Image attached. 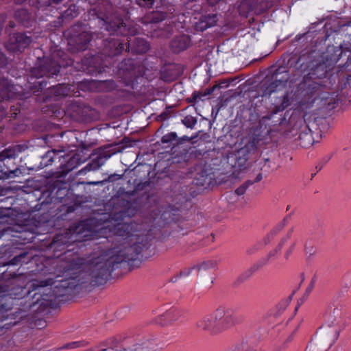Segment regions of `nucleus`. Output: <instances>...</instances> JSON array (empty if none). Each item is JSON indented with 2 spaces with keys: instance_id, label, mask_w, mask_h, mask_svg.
Returning a JSON list of instances; mask_svg holds the SVG:
<instances>
[{
  "instance_id": "43",
  "label": "nucleus",
  "mask_w": 351,
  "mask_h": 351,
  "mask_svg": "<svg viewBox=\"0 0 351 351\" xmlns=\"http://www.w3.org/2000/svg\"><path fill=\"white\" fill-rule=\"evenodd\" d=\"M177 135L175 132H170L163 136L161 138L162 143H171L176 139Z\"/></svg>"
},
{
  "instance_id": "1",
  "label": "nucleus",
  "mask_w": 351,
  "mask_h": 351,
  "mask_svg": "<svg viewBox=\"0 0 351 351\" xmlns=\"http://www.w3.org/2000/svg\"><path fill=\"white\" fill-rule=\"evenodd\" d=\"M139 250L138 248L129 249L128 252H123L121 249H101L94 252L85 262L82 259L73 260L64 266L62 276H57L56 294L62 295L64 287L71 290L81 286L104 284L110 276L115 265L132 261L133 254Z\"/></svg>"
},
{
  "instance_id": "39",
  "label": "nucleus",
  "mask_w": 351,
  "mask_h": 351,
  "mask_svg": "<svg viewBox=\"0 0 351 351\" xmlns=\"http://www.w3.org/2000/svg\"><path fill=\"white\" fill-rule=\"evenodd\" d=\"M70 239L69 233L66 232L64 234H58L57 235L54 239L53 243H61V244H66L67 242H69V239Z\"/></svg>"
},
{
  "instance_id": "54",
  "label": "nucleus",
  "mask_w": 351,
  "mask_h": 351,
  "mask_svg": "<svg viewBox=\"0 0 351 351\" xmlns=\"http://www.w3.org/2000/svg\"><path fill=\"white\" fill-rule=\"evenodd\" d=\"M5 21V16L4 14H0V35L1 34V32L3 30V27L4 25V23Z\"/></svg>"
},
{
  "instance_id": "31",
  "label": "nucleus",
  "mask_w": 351,
  "mask_h": 351,
  "mask_svg": "<svg viewBox=\"0 0 351 351\" xmlns=\"http://www.w3.org/2000/svg\"><path fill=\"white\" fill-rule=\"evenodd\" d=\"M217 264L213 261H207L201 263L199 265H197L193 267L191 269L196 270L198 274L201 277H204L206 274V272L208 270L213 269L216 267Z\"/></svg>"
},
{
  "instance_id": "47",
  "label": "nucleus",
  "mask_w": 351,
  "mask_h": 351,
  "mask_svg": "<svg viewBox=\"0 0 351 351\" xmlns=\"http://www.w3.org/2000/svg\"><path fill=\"white\" fill-rule=\"evenodd\" d=\"M141 7H149L154 3V0H135Z\"/></svg>"
},
{
  "instance_id": "32",
  "label": "nucleus",
  "mask_w": 351,
  "mask_h": 351,
  "mask_svg": "<svg viewBox=\"0 0 351 351\" xmlns=\"http://www.w3.org/2000/svg\"><path fill=\"white\" fill-rule=\"evenodd\" d=\"M14 19L23 25L27 26L29 22V14L25 9H19L14 12Z\"/></svg>"
},
{
  "instance_id": "13",
  "label": "nucleus",
  "mask_w": 351,
  "mask_h": 351,
  "mask_svg": "<svg viewBox=\"0 0 351 351\" xmlns=\"http://www.w3.org/2000/svg\"><path fill=\"white\" fill-rule=\"evenodd\" d=\"M113 154L114 152L108 148L99 149L95 154H93L91 161L80 170L77 174L78 176L85 175L87 172L98 170Z\"/></svg>"
},
{
  "instance_id": "33",
  "label": "nucleus",
  "mask_w": 351,
  "mask_h": 351,
  "mask_svg": "<svg viewBox=\"0 0 351 351\" xmlns=\"http://www.w3.org/2000/svg\"><path fill=\"white\" fill-rule=\"evenodd\" d=\"M0 173H1L0 176V179H6L10 178H15L17 176H19L21 174H22L21 169L19 168H16L15 169H7L6 171H3V169H2L1 166H0Z\"/></svg>"
},
{
  "instance_id": "59",
  "label": "nucleus",
  "mask_w": 351,
  "mask_h": 351,
  "mask_svg": "<svg viewBox=\"0 0 351 351\" xmlns=\"http://www.w3.org/2000/svg\"><path fill=\"white\" fill-rule=\"evenodd\" d=\"M102 182H88V184L89 185H98L101 184Z\"/></svg>"
},
{
  "instance_id": "3",
  "label": "nucleus",
  "mask_w": 351,
  "mask_h": 351,
  "mask_svg": "<svg viewBox=\"0 0 351 351\" xmlns=\"http://www.w3.org/2000/svg\"><path fill=\"white\" fill-rule=\"evenodd\" d=\"M113 8L109 0H103L95 8L90 11L96 16L101 29H104L110 35L117 34L124 36H133L137 33V29L130 27L123 22L117 13L112 12Z\"/></svg>"
},
{
  "instance_id": "14",
  "label": "nucleus",
  "mask_w": 351,
  "mask_h": 351,
  "mask_svg": "<svg viewBox=\"0 0 351 351\" xmlns=\"http://www.w3.org/2000/svg\"><path fill=\"white\" fill-rule=\"evenodd\" d=\"M270 160L268 158L259 160L256 162L254 171L257 172L256 178L253 180H247L241 186L235 190V193L238 195L245 193L247 188L254 183L258 182L263 179V174H267L270 172L271 167L270 165Z\"/></svg>"
},
{
  "instance_id": "27",
  "label": "nucleus",
  "mask_w": 351,
  "mask_h": 351,
  "mask_svg": "<svg viewBox=\"0 0 351 351\" xmlns=\"http://www.w3.org/2000/svg\"><path fill=\"white\" fill-rule=\"evenodd\" d=\"M300 129L301 132H300L298 138H297L298 145L302 147L308 148L315 143L313 134L306 130L302 126L300 127Z\"/></svg>"
},
{
  "instance_id": "22",
  "label": "nucleus",
  "mask_w": 351,
  "mask_h": 351,
  "mask_svg": "<svg viewBox=\"0 0 351 351\" xmlns=\"http://www.w3.org/2000/svg\"><path fill=\"white\" fill-rule=\"evenodd\" d=\"M128 39L127 44L128 46L127 49L131 50L134 53H144L149 50V46L147 42L141 38H134L132 40L130 38Z\"/></svg>"
},
{
  "instance_id": "4",
  "label": "nucleus",
  "mask_w": 351,
  "mask_h": 351,
  "mask_svg": "<svg viewBox=\"0 0 351 351\" xmlns=\"http://www.w3.org/2000/svg\"><path fill=\"white\" fill-rule=\"evenodd\" d=\"M237 323V318L232 309L220 307L212 313L199 318L196 322V326L200 330L217 335L234 326Z\"/></svg>"
},
{
  "instance_id": "50",
  "label": "nucleus",
  "mask_w": 351,
  "mask_h": 351,
  "mask_svg": "<svg viewBox=\"0 0 351 351\" xmlns=\"http://www.w3.org/2000/svg\"><path fill=\"white\" fill-rule=\"evenodd\" d=\"M123 175L119 174H112L108 176V180L109 182H114L117 180H120L122 178Z\"/></svg>"
},
{
  "instance_id": "21",
  "label": "nucleus",
  "mask_w": 351,
  "mask_h": 351,
  "mask_svg": "<svg viewBox=\"0 0 351 351\" xmlns=\"http://www.w3.org/2000/svg\"><path fill=\"white\" fill-rule=\"evenodd\" d=\"M181 315L182 314L180 310L171 308L160 314L157 318V322L161 326L172 324L178 321Z\"/></svg>"
},
{
  "instance_id": "49",
  "label": "nucleus",
  "mask_w": 351,
  "mask_h": 351,
  "mask_svg": "<svg viewBox=\"0 0 351 351\" xmlns=\"http://www.w3.org/2000/svg\"><path fill=\"white\" fill-rule=\"evenodd\" d=\"M7 63L5 55L0 50V68L4 66Z\"/></svg>"
},
{
  "instance_id": "60",
  "label": "nucleus",
  "mask_w": 351,
  "mask_h": 351,
  "mask_svg": "<svg viewBox=\"0 0 351 351\" xmlns=\"http://www.w3.org/2000/svg\"><path fill=\"white\" fill-rule=\"evenodd\" d=\"M201 97H202V95H199V94H195V93H194V95H193V99H194L195 100H196L197 98H199V99H201Z\"/></svg>"
},
{
  "instance_id": "20",
  "label": "nucleus",
  "mask_w": 351,
  "mask_h": 351,
  "mask_svg": "<svg viewBox=\"0 0 351 351\" xmlns=\"http://www.w3.org/2000/svg\"><path fill=\"white\" fill-rule=\"evenodd\" d=\"M313 80L315 78H308V76L305 75L302 81L299 84L300 90H302L305 95L313 97L316 93H318L322 84Z\"/></svg>"
},
{
  "instance_id": "61",
  "label": "nucleus",
  "mask_w": 351,
  "mask_h": 351,
  "mask_svg": "<svg viewBox=\"0 0 351 351\" xmlns=\"http://www.w3.org/2000/svg\"><path fill=\"white\" fill-rule=\"evenodd\" d=\"M40 138H44V137H43V134H41V135H40Z\"/></svg>"
},
{
  "instance_id": "57",
  "label": "nucleus",
  "mask_w": 351,
  "mask_h": 351,
  "mask_svg": "<svg viewBox=\"0 0 351 351\" xmlns=\"http://www.w3.org/2000/svg\"><path fill=\"white\" fill-rule=\"evenodd\" d=\"M16 25H15V23L12 21H9L8 24V27L12 29L14 27H15Z\"/></svg>"
},
{
  "instance_id": "48",
  "label": "nucleus",
  "mask_w": 351,
  "mask_h": 351,
  "mask_svg": "<svg viewBox=\"0 0 351 351\" xmlns=\"http://www.w3.org/2000/svg\"><path fill=\"white\" fill-rule=\"evenodd\" d=\"M330 159V156H326L323 158L320 163L316 167V168L319 171L322 169V167Z\"/></svg>"
},
{
  "instance_id": "16",
  "label": "nucleus",
  "mask_w": 351,
  "mask_h": 351,
  "mask_svg": "<svg viewBox=\"0 0 351 351\" xmlns=\"http://www.w3.org/2000/svg\"><path fill=\"white\" fill-rule=\"evenodd\" d=\"M300 123L303 122V125L301 126L306 130L308 131L311 134H319L322 132L324 125H325L326 119L315 116V114L306 113L304 115L303 119L300 120Z\"/></svg>"
},
{
  "instance_id": "24",
  "label": "nucleus",
  "mask_w": 351,
  "mask_h": 351,
  "mask_svg": "<svg viewBox=\"0 0 351 351\" xmlns=\"http://www.w3.org/2000/svg\"><path fill=\"white\" fill-rule=\"evenodd\" d=\"M191 44L189 36L183 34L175 37L171 42V48L174 53H180L186 49Z\"/></svg>"
},
{
  "instance_id": "42",
  "label": "nucleus",
  "mask_w": 351,
  "mask_h": 351,
  "mask_svg": "<svg viewBox=\"0 0 351 351\" xmlns=\"http://www.w3.org/2000/svg\"><path fill=\"white\" fill-rule=\"evenodd\" d=\"M32 128L35 131L42 133L44 131V121L43 119L34 121L32 123Z\"/></svg>"
},
{
  "instance_id": "62",
  "label": "nucleus",
  "mask_w": 351,
  "mask_h": 351,
  "mask_svg": "<svg viewBox=\"0 0 351 351\" xmlns=\"http://www.w3.org/2000/svg\"><path fill=\"white\" fill-rule=\"evenodd\" d=\"M315 175V173L312 174V178H313Z\"/></svg>"
},
{
  "instance_id": "30",
  "label": "nucleus",
  "mask_w": 351,
  "mask_h": 351,
  "mask_svg": "<svg viewBox=\"0 0 351 351\" xmlns=\"http://www.w3.org/2000/svg\"><path fill=\"white\" fill-rule=\"evenodd\" d=\"M18 228L20 230L17 229L16 231L19 233V235H15L14 237L20 239L22 241V243H31L34 241V233L27 230L25 226H19Z\"/></svg>"
},
{
  "instance_id": "38",
  "label": "nucleus",
  "mask_w": 351,
  "mask_h": 351,
  "mask_svg": "<svg viewBox=\"0 0 351 351\" xmlns=\"http://www.w3.org/2000/svg\"><path fill=\"white\" fill-rule=\"evenodd\" d=\"M305 255L307 261H311L316 254L317 249L313 245H308L305 247Z\"/></svg>"
},
{
  "instance_id": "63",
  "label": "nucleus",
  "mask_w": 351,
  "mask_h": 351,
  "mask_svg": "<svg viewBox=\"0 0 351 351\" xmlns=\"http://www.w3.org/2000/svg\"><path fill=\"white\" fill-rule=\"evenodd\" d=\"M350 101H351V99H350Z\"/></svg>"
},
{
  "instance_id": "25",
  "label": "nucleus",
  "mask_w": 351,
  "mask_h": 351,
  "mask_svg": "<svg viewBox=\"0 0 351 351\" xmlns=\"http://www.w3.org/2000/svg\"><path fill=\"white\" fill-rule=\"evenodd\" d=\"M217 16L216 14H208L202 16L199 21L195 23V29L198 31H204L206 29L216 25Z\"/></svg>"
},
{
  "instance_id": "44",
  "label": "nucleus",
  "mask_w": 351,
  "mask_h": 351,
  "mask_svg": "<svg viewBox=\"0 0 351 351\" xmlns=\"http://www.w3.org/2000/svg\"><path fill=\"white\" fill-rule=\"evenodd\" d=\"M27 255L26 252H22L20 254L15 256L10 261V264L12 265H16L22 261Z\"/></svg>"
},
{
  "instance_id": "15",
  "label": "nucleus",
  "mask_w": 351,
  "mask_h": 351,
  "mask_svg": "<svg viewBox=\"0 0 351 351\" xmlns=\"http://www.w3.org/2000/svg\"><path fill=\"white\" fill-rule=\"evenodd\" d=\"M32 42L29 36L23 33H14L10 36L6 48L12 52H22Z\"/></svg>"
},
{
  "instance_id": "29",
  "label": "nucleus",
  "mask_w": 351,
  "mask_h": 351,
  "mask_svg": "<svg viewBox=\"0 0 351 351\" xmlns=\"http://www.w3.org/2000/svg\"><path fill=\"white\" fill-rule=\"evenodd\" d=\"M213 178L211 173H208L205 169H202L197 173L195 181L197 185L206 186L211 183Z\"/></svg>"
},
{
  "instance_id": "35",
  "label": "nucleus",
  "mask_w": 351,
  "mask_h": 351,
  "mask_svg": "<svg viewBox=\"0 0 351 351\" xmlns=\"http://www.w3.org/2000/svg\"><path fill=\"white\" fill-rule=\"evenodd\" d=\"M60 152H56L55 150H49L45 153V166L51 165L54 161L60 160V156H58Z\"/></svg>"
},
{
  "instance_id": "55",
  "label": "nucleus",
  "mask_w": 351,
  "mask_h": 351,
  "mask_svg": "<svg viewBox=\"0 0 351 351\" xmlns=\"http://www.w3.org/2000/svg\"><path fill=\"white\" fill-rule=\"evenodd\" d=\"M335 101L334 99H330V101L328 103V106L329 108H335Z\"/></svg>"
},
{
  "instance_id": "26",
  "label": "nucleus",
  "mask_w": 351,
  "mask_h": 351,
  "mask_svg": "<svg viewBox=\"0 0 351 351\" xmlns=\"http://www.w3.org/2000/svg\"><path fill=\"white\" fill-rule=\"evenodd\" d=\"M351 93V75L343 77L339 82V90L337 99L343 101L350 96Z\"/></svg>"
},
{
  "instance_id": "45",
  "label": "nucleus",
  "mask_w": 351,
  "mask_h": 351,
  "mask_svg": "<svg viewBox=\"0 0 351 351\" xmlns=\"http://www.w3.org/2000/svg\"><path fill=\"white\" fill-rule=\"evenodd\" d=\"M21 111V104L20 103H17L16 106H10V117L11 118H16L18 113H19Z\"/></svg>"
},
{
  "instance_id": "36",
  "label": "nucleus",
  "mask_w": 351,
  "mask_h": 351,
  "mask_svg": "<svg viewBox=\"0 0 351 351\" xmlns=\"http://www.w3.org/2000/svg\"><path fill=\"white\" fill-rule=\"evenodd\" d=\"M80 156L79 154L73 155L66 162V167L68 171H70L77 167L80 163Z\"/></svg>"
},
{
  "instance_id": "46",
  "label": "nucleus",
  "mask_w": 351,
  "mask_h": 351,
  "mask_svg": "<svg viewBox=\"0 0 351 351\" xmlns=\"http://www.w3.org/2000/svg\"><path fill=\"white\" fill-rule=\"evenodd\" d=\"M83 346L82 342L74 341V342H71V343L66 344L64 346V348H66V349H74V348H78V347H80V346Z\"/></svg>"
},
{
  "instance_id": "9",
  "label": "nucleus",
  "mask_w": 351,
  "mask_h": 351,
  "mask_svg": "<svg viewBox=\"0 0 351 351\" xmlns=\"http://www.w3.org/2000/svg\"><path fill=\"white\" fill-rule=\"evenodd\" d=\"M282 69H278L276 72L273 74L271 81L269 82H265L262 86L263 96L270 95L274 93H278L282 91L281 95L279 97L285 93H289L285 90L287 82L289 80V74L287 71H281ZM278 98L277 97L276 99Z\"/></svg>"
},
{
  "instance_id": "7",
  "label": "nucleus",
  "mask_w": 351,
  "mask_h": 351,
  "mask_svg": "<svg viewBox=\"0 0 351 351\" xmlns=\"http://www.w3.org/2000/svg\"><path fill=\"white\" fill-rule=\"evenodd\" d=\"M342 51L340 49L334 47H328L326 52H324L314 58L307 65L308 78L323 79L326 74L334 66L335 64L339 60Z\"/></svg>"
},
{
  "instance_id": "53",
  "label": "nucleus",
  "mask_w": 351,
  "mask_h": 351,
  "mask_svg": "<svg viewBox=\"0 0 351 351\" xmlns=\"http://www.w3.org/2000/svg\"><path fill=\"white\" fill-rule=\"evenodd\" d=\"M295 247V243H292L291 245L289 247V248L287 250L285 253V258L286 259H288L290 254L292 253L293 249Z\"/></svg>"
},
{
  "instance_id": "8",
  "label": "nucleus",
  "mask_w": 351,
  "mask_h": 351,
  "mask_svg": "<svg viewBox=\"0 0 351 351\" xmlns=\"http://www.w3.org/2000/svg\"><path fill=\"white\" fill-rule=\"evenodd\" d=\"M57 282V278L55 280L47 278L45 279V326L53 323L56 317L58 315V299L64 296L66 291L70 289L69 287H64L62 290V294L58 295L57 288L55 286Z\"/></svg>"
},
{
  "instance_id": "12",
  "label": "nucleus",
  "mask_w": 351,
  "mask_h": 351,
  "mask_svg": "<svg viewBox=\"0 0 351 351\" xmlns=\"http://www.w3.org/2000/svg\"><path fill=\"white\" fill-rule=\"evenodd\" d=\"M340 329L339 327H332L330 325H326L322 327L318 335V346L321 351H326L336 341L339 335Z\"/></svg>"
},
{
  "instance_id": "41",
  "label": "nucleus",
  "mask_w": 351,
  "mask_h": 351,
  "mask_svg": "<svg viewBox=\"0 0 351 351\" xmlns=\"http://www.w3.org/2000/svg\"><path fill=\"white\" fill-rule=\"evenodd\" d=\"M248 160L247 158L242 157L241 156H239L238 153L235 154V166L243 168L246 165V162Z\"/></svg>"
},
{
  "instance_id": "34",
  "label": "nucleus",
  "mask_w": 351,
  "mask_h": 351,
  "mask_svg": "<svg viewBox=\"0 0 351 351\" xmlns=\"http://www.w3.org/2000/svg\"><path fill=\"white\" fill-rule=\"evenodd\" d=\"M60 69V65L56 61H51L50 64H45V75L53 76L54 75H57Z\"/></svg>"
},
{
  "instance_id": "40",
  "label": "nucleus",
  "mask_w": 351,
  "mask_h": 351,
  "mask_svg": "<svg viewBox=\"0 0 351 351\" xmlns=\"http://www.w3.org/2000/svg\"><path fill=\"white\" fill-rule=\"evenodd\" d=\"M79 14L78 10L75 5H71L65 12L64 16H71L72 18L76 17Z\"/></svg>"
},
{
  "instance_id": "6",
  "label": "nucleus",
  "mask_w": 351,
  "mask_h": 351,
  "mask_svg": "<svg viewBox=\"0 0 351 351\" xmlns=\"http://www.w3.org/2000/svg\"><path fill=\"white\" fill-rule=\"evenodd\" d=\"M273 104L274 107L271 111L262 117L258 121V125L255 127L260 129L263 136V128L266 130L265 133L269 134L272 132H278L280 126L286 123L285 117L279 112H282L290 104L287 93L285 92L280 97L275 99Z\"/></svg>"
},
{
  "instance_id": "23",
  "label": "nucleus",
  "mask_w": 351,
  "mask_h": 351,
  "mask_svg": "<svg viewBox=\"0 0 351 351\" xmlns=\"http://www.w3.org/2000/svg\"><path fill=\"white\" fill-rule=\"evenodd\" d=\"M27 147V145L25 144H16L5 148L0 152V162H2L5 158H15L19 154L25 152Z\"/></svg>"
},
{
  "instance_id": "58",
  "label": "nucleus",
  "mask_w": 351,
  "mask_h": 351,
  "mask_svg": "<svg viewBox=\"0 0 351 351\" xmlns=\"http://www.w3.org/2000/svg\"><path fill=\"white\" fill-rule=\"evenodd\" d=\"M220 0H208V3L210 4V5H215V3H217V2H219Z\"/></svg>"
},
{
  "instance_id": "28",
  "label": "nucleus",
  "mask_w": 351,
  "mask_h": 351,
  "mask_svg": "<svg viewBox=\"0 0 351 351\" xmlns=\"http://www.w3.org/2000/svg\"><path fill=\"white\" fill-rule=\"evenodd\" d=\"M158 349L156 348V346L154 345L151 341H146L143 344H138L134 346L130 350H114L112 348H107L104 349L101 351H157Z\"/></svg>"
},
{
  "instance_id": "18",
  "label": "nucleus",
  "mask_w": 351,
  "mask_h": 351,
  "mask_svg": "<svg viewBox=\"0 0 351 351\" xmlns=\"http://www.w3.org/2000/svg\"><path fill=\"white\" fill-rule=\"evenodd\" d=\"M104 45L105 53L108 56H117L124 50V43L119 39L107 38L104 40Z\"/></svg>"
},
{
  "instance_id": "37",
  "label": "nucleus",
  "mask_w": 351,
  "mask_h": 351,
  "mask_svg": "<svg viewBox=\"0 0 351 351\" xmlns=\"http://www.w3.org/2000/svg\"><path fill=\"white\" fill-rule=\"evenodd\" d=\"M197 122L196 117L187 115L182 120V123L188 128L193 129Z\"/></svg>"
},
{
  "instance_id": "19",
  "label": "nucleus",
  "mask_w": 351,
  "mask_h": 351,
  "mask_svg": "<svg viewBox=\"0 0 351 351\" xmlns=\"http://www.w3.org/2000/svg\"><path fill=\"white\" fill-rule=\"evenodd\" d=\"M290 237H291V232L288 233L287 234V236H285L282 239L281 242L278 244V247L276 249H274V250L271 251L265 258H263V260L256 263V264L253 265L247 271V272L249 273V276L252 275L254 272L258 271L261 267H262L263 266L266 265L271 257L275 256L278 254V251H280L281 250L284 243L286 241H287L290 238Z\"/></svg>"
},
{
  "instance_id": "2",
  "label": "nucleus",
  "mask_w": 351,
  "mask_h": 351,
  "mask_svg": "<svg viewBox=\"0 0 351 351\" xmlns=\"http://www.w3.org/2000/svg\"><path fill=\"white\" fill-rule=\"evenodd\" d=\"M44 83V66L40 65L31 69L25 90L20 86L12 84L11 81L5 77H0V97L3 100L13 99H23L29 97L31 93L34 95V99L39 103L44 102L43 93Z\"/></svg>"
},
{
  "instance_id": "11",
  "label": "nucleus",
  "mask_w": 351,
  "mask_h": 351,
  "mask_svg": "<svg viewBox=\"0 0 351 351\" xmlns=\"http://www.w3.org/2000/svg\"><path fill=\"white\" fill-rule=\"evenodd\" d=\"M263 136L261 134L260 129L258 128H252L249 135L243 138L242 143L243 146L237 151L239 156L247 158L248 160L251 155L254 154L258 147V145L263 140Z\"/></svg>"
},
{
  "instance_id": "10",
  "label": "nucleus",
  "mask_w": 351,
  "mask_h": 351,
  "mask_svg": "<svg viewBox=\"0 0 351 351\" xmlns=\"http://www.w3.org/2000/svg\"><path fill=\"white\" fill-rule=\"evenodd\" d=\"M79 27L74 26L71 29V32H78L77 34L72 35L71 38L69 40V45L72 47L71 49L73 52L82 51L86 49L88 43L91 39L101 38L103 37L101 33L93 32L89 33L86 31H77Z\"/></svg>"
},
{
  "instance_id": "56",
  "label": "nucleus",
  "mask_w": 351,
  "mask_h": 351,
  "mask_svg": "<svg viewBox=\"0 0 351 351\" xmlns=\"http://www.w3.org/2000/svg\"><path fill=\"white\" fill-rule=\"evenodd\" d=\"M197 136V135H195V136H193V137H191V138H189V137H188V136H184L182 138V139L183 141H191V140H193V138H196Z\"/></svg>"
},
{
  "instance_id": "17",
  "label": "nucleus",
  "mask_w": 351,
  "mask_h": 351,
  "mask_svg": "<svg viewBox=\"0 0 351 351\" xmlns=\"http://www.w3.org/2000/svg\"><path fill=\"white\" fill-rule=\"evenodd\" d=\"M345 316L344 307L341 304H333L331 306L328 311V324L335 328L339 327L341 330L343 326Z\"/></svg>"
},
{
  "instance_id": "51",
  "label": "nucleus",
  "mask_w": 351,
  "mask_h": 351,
  "mask_svg": "<svg viewBox=\"0 0 351 351\" xmlns=\"http://www.w3.org/2000/svg\"><path fill=\"white\" fill-rule=\"evenodd\" d=\"M344 67L348 71L351 70V53H350V55L348 56V60L345 63Z\"/></svg>"
},
{
  "instance_id": "5",
  "label": "nucleus",
  "mask_w": 351,
  "mask_h": 351,
  "mask_svg": "<svg viewBox=\"0 0 351 351\" xmlns=\"http://www.w3.org/2000/svg\"><path fill=\"white\" fill-rule=\"evenodd\" d=\"M137 224L133 222H121L114 224L110 228V230L114 235L121 237L123 241L111 249H119L123 252H128L129 249L140 250L133 254L132 261L142 252L145 247L146 244L143 243L144 238L141 236L134 234L136 231Z\"/></svg>"
},
{
  "instance_id": "52",
  "label": "nucleus",
  "mask_w": 351,
  "mask_h": 351,
  "mask_svg": "<svg viewBox=\"0 0 351 351\" xmlns=\"http://www.w3.org/2000/svg\"><path fill=\"white\" fill-rule=\"evenodd\" d=\"M256 251H257V247L256 246H252V247L247 248L245 252L247 255H252Z\"/></svg>"
}]
</instances>
